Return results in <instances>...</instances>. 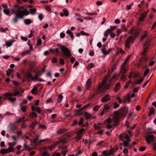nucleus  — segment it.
Masks as SVG:
<instances>
[{
  "mask_svg": "<svg viewBox=\"0 0 156 156\" xmlns=\"http://www.w3.org/2000/svg\"><path fill=\"white\" fill-rule=\"evenodd\" d=\"M111 85V80H108L107 77H106L104 79L101 83L98 85L96 93H104L105 90L110 89V87Z\"/></svg>",
  "mask_w": 156,
  "mask_h": 156,
  "instance_id": "nucleus-1",
  "label": "nucleus"
},
{
  "mask_svg": "<svg viewBox=\"0 0 156 156\" xmlns=\"http://www.w3.org/2000/svg\"><path fill=\"white\" fill-rule=\"evenodd\" d=\"M17 10L15 9H12L11 11L13 13H15L16 17L19 18L23 19L24 16L27 15L29 14V12L27 11V9H25L23 11L18 10V12H16Z\"/></svg>",
  "mask_w": 156,
  "mask_h": 156,
  "instance_id": "nucleus-2",
  "label": "nucleus"
},
{
  "mask_svg": "<svg viewBox=\"0 0 156 156\" xmlns=\"http://www.w3.org/2000/svg\"><path fill=\"white\" fill-rule=\"evenodd\" d=\"M61 50L63 55L69 58H70L71 56V54L69 50L67 47L64 46H61Z\"/></svg>",
  "mask_w": 156,
  "mask_h": 156,
  "instance_id": "nucleus-3",
  "label": "nucleus"
},
{
  "mask_svg": "<svg viewBox=\"0 0 156 156\" xmlns=\"http://www.w3.org/2000/svg\"><path fill=\"white\" fill-rule=\"evenodd\" d=\"M133 37L131 36H130L126 40L125 46L127 48L129 49L130 47L129 43H133Z\"/></svg>",
  "mask_w": 156,
  "mask_h": 156,
  "instance_id": "nucleus-4",
  "label": "nucleus"
},
{
  "mask_svg": "<svg viewBox=\"0 0 156 156\" xmlns=\"http://www.w3.org/2000/svg\"><path fill=\"white\" fill-rule=\"evenodd\" d=\"M121 117L125 116L128 112V108H122L118 111Z\"/></svg>",
  "mask_w": 156,
  "mask_h": 156,
  "instance_id": "nucleus-5",
  "label": "nucleus"
},
{
  "mask_svg": "<svg viewBox=\"0 0 156 156\" xmlns=\"http://www.w3.org/2000/svg\"><path fill=\"white\" fill-rule=\"evenodd\" d=\"M145 137L148 144H150L151 142L154 141L155 139V138L153 135H146L145 136Z\"/></svg>",
  "mask_w": 156,
  "mask_h": 156,
  "instance_id": "nucleus-6",
  "label": "nucleus"
},
{
  "mask_svg": "<svg viewBox=\"0 0 156 156\" xmlns=\"http://www.w3.org/2000/svg\"><path fill=\"white\" fill-rule=\"evenodd\" d=\"M114 116L112 119L113 122H117L119 121V118L121 116L119 113L118 111H115L114 112Z\"/></svg>",
  "mask_w": 156,
  "mask_h": 156,
  "instance_id": "nucleus-7",
  "label": "nucleus"
},
{
  "mask_svg": "<svg viewBox=\"0 0 156 156\" xmlns=\"http://www.w3.org/2000/svg\"><path fill=\"white\" fill-rule=\"evenodd\" d=\"M16 143L15 142L9 143V147L8 148L9 152H13L15 150V149L13 147L15 145Z\"/></svg>",
  "mask_w": 156,
  "mask_h": 156,
  "instance_id": "nucleus-8",
  "label": "nucleus"
},
{
  "mask_svg": "<svg viewBox=\"0 0 156 156\" xmlns=\"http://www.w3.org/2000/svg\"><path fill=\"white\" fill-rule=\"evenodd\" d=\"M110 99V96L109 94H107L103 97L101 100V101L105 103L109 101Z\"/></svg>",
  "mask_w": 156,
  "mask_h": 156,
  "instance_id": "nucleus-9",
  "label": "nucleus"
},
{
  "mask_svg": "<svg viewBox=\"0 0 156 156\" xmlns=\"http://www.w3.org/2000/svg\"><path fill=\"white\" fill-rule=\"evenodd\" d=\"M126 65L125 63H123L121 66L120 70L121 73H127V69L125 68Z\"/></svg>",
  "mask_w": 156,
  "mask_h": 156,
  "instance_id": "nucleus-10",
  "label": "nucleus"
},
{
  "mask_svg": "<svg viewBox=\"0 0 156 156\" xmlns=\"http://www.w3.org/2000/svg\"><path fill=\"white\" fill-rule=\"evenodd\" d=\"M83 116L85 119L86 120L90 119L92 117L91 114L87 112H84Z\"/></svg>",
  "mask_w": 156,
  "mask_h": 156,
  "instance_id": "nucleus-11",
  "label": "nucleus"
},
{
  "mask_svg": "<svg viewBox=\"0 0 156 156\" xmlns=\"http://www.w3.org/2000/svg\"><path fill=\"white\" fill-rule=\"evenodd\" d=\"M122 99L123 101V102H124L126 101H127L128 103H129L130 102L131 100L130 94L128 95L127 96H123Z\"/></svg>",
  "mask_w": 156,
  "mask_h": 156,
  "instance_id": "nucleus-12",
  "label": "nucleus"
},
{
  "mask_svg": "<svg viewBox=\"0 0 156 156\" xmlns=\"http://www.w3.org/2000/svg\"><path fill=\"white\" fill-rule=\"evenodd\" d=\"M111 105L110 103L105 104L104 106L103 110H105L106 112H108V110L111 108Z\"/></svg>",
  "mask_w": 156,
  "mask_h": 156,
  "instance_id": "nucleus-13",
  "label": "nucleus"
},
{
  "mask_svg": "<svg viewBox=\"0 0 156 156\" xmlns=\"http://www.w3.org/2000/svg\"><path fill=\"white\" fill-rule=\"evenodd\" d=\"M63 12H60V15L61 16H67L69 15V12L68 10L65 9H64L62 10Z\"/></svg>",
  "mask_w": 156,
  "mask_h": 156,
  "instance_id": "nucleus-14",
  "label": "nucleus"
},
{
  "mask_svg": "<svg viewBox=\"0 0 156 156\" xmlns=\"http://www.w3.org/2000/svg\"><path fill=\"white\" fill-rule=\"evenodd\" d=\"M39 136L38 135H37L35 137L34 140V144L36 145H38L40 144V142L39 140Z\"/></svg>",
  "mask_w": 156,
  "mask_h": 156,
  "instance_id": "nucleus-15",
  "label": "nucleus"
},
{
  "mask_svg": "<svg viewBox=\"0 0 156 156\" xmlns=\"http://www.w3.org/2000/svg\"><path fill=\"white\" fill-rule=\"evenodd\" d=\"M147 15V13L146 12H145L142 14H141L139 18L140 21L143 22L144 19L146 17Z\"/></svg>",
  "mask_w": 156,
  "mask_h": 156,
  "instance_id": "nucleus-16",
  "label": "nucleus"
},
{
  "mask_svg": "<svg viewBox=\"0 0 156 156\" xmlns=\"http://www.w3.org/2000/svg\"><path fill=\"white\" fill-rule=\"evenodd\" d=\"M91 79H89L87 81L86 83V87L87 89H89L91 86Z\"/></svg>",
  "mask_w": 156,
  "mask_h": 156,
  "instance_id": "nucleus-17",
  "label": "nucleus"
},
{
  "mask_svg": "<svg viewBox=\"0 0 156 156\" xmlns=\"http://www.w3.org/2000/svg\"><path fill=\"white\" fill-rule=\"evenodd\" d=\"M31 108L33 111H36L38 114H40L41 113V110L39 107L35 108L34 106H32Z\"/></svg>",
  "mask_w": 156,
  "mask_h": 156,
  "instance_id": "nucleus-18",
  "label": "nucleus"
},
{
  "mask_svg": "<svg viewBox=\"0 0 156 156\" xmlns=\"http://www.w3.org/2000/svg\"><path fill=\"white\" fill-rule=\"evenodd\" d=\"M112 33V31L110 29H107L104 33V36L106 37L108 36V34H110Z\"/></svg>",
  "mask_w": 156,
  "mask_h": 156,
  "instance_id": "nucleus-19",
  "label": "nucleus"
},
{
  "mask_svg": "<svg viewBox=\"0 0 156 156\" xmlns=\"http://www.w3.org/2000/svg\"><path fill=\"white\" fill-rule=\"evenodd\" d=\"M10 130L11 131H14L16 130V127L15 125L12 123H10L9 124Z\"/></svg>",
  "mask_w": 156,
  "mask_h": 156,
  "instance_id": "nucleus-20",
  "label": "nucleus"
},
{
  "mask_svg": "<svg viewBox=\"0 0 156 156\" xmlns=\"http://www.w3.org/2000/svg\"><path fill=\"white\" fill-rule=\"evenodd\" d=\"M9 153V151L8 149H2L0 151V153H1L2 155Z\"/></svg>",
  "mask_w": 156,
  "mask_h": 156,
  "instance_id": "nucleus-21",
  "label": "nucleus"
},
{
  "mask_svg": "<svg viewBox=\"0 0 156 156\" xmlns=\"http://www.w3.org/2000/svg\"><path fill=\"white\" fill-rule=\"evenodd\" d=\"M41 73L40 72H36V74L35 75L34 77L32 76V80L33 81H34V80H37V79L38 78V76L39 75V73Z\"/></svg>",
  "mask_w": 156,
  "mask_h": 156,
  "instance_id": "nucleus-22",
  "label": "nucleus"
},
{
  "mask_svg": "<svg viewBox=\"0 0 156 156\" xmlns=\"http://www.w3.org/2000/svg\"><path fill=\"white\" fill-rule=\"evenodd\" d=\"M66 129L65 128H62L60 129L57 132V133L58 134H61L66 131Z\"/></svg>",
  "mask_w": 156,
  "mask_h": 156,
  "instance_id": "nucleus-23",
  "label": "nucleus"
},
{
  "mask_svg": "<svg viewBox=\"0 0 156 156\" xmlns=\"http://www.w3.org/2000/svg\"><path fill=\"white\" fill-rule=\"evenodd\" d=\"M37 123V121H35L33 122L30 125V127L32 129H33L34 128L35 126L36 125Z\"/></svg>",
  "mask_w": 156,
  "mask_h": 156,
  "instance_id": "nucleus-24",
  "label": "nucleus"
},
{
  "mask_svg": "<svg viewBox=\"0 0 156 156\" xmlns=\"http://www.w3.org/2000/svg\"><path fill=\"white\" fill-rule=\"evenodd\" d=\"M133 34L134 35L135 37H137L139 34V31L137 29H133Z\"/></svg>",
  "mask_w": 156,
  "mask_h": 156,
  "instance_id": "nucleus-25",
  "label": "nucleus"
},
{
  "mask_svg": "<svg viewBox=\"0 0 156 156\" xmlns=\"http://www.w3.org/2000/svg\"><path fill=\"white\" fill-rule=\"evenodd\" d=\"M122 140L123 142V146L124 147H127L129 145V142H130V140H126L125 141H123V140Z\"/></svg>",
  "mask_w": 156,
  "mask_h": 156,
  "instance_id": "nucleus-26",
  "label": "nucleus"
},
{
  "mask_svg": "<svg viewBox=\"0 0 156 156\" xmlns=\"http://www.w3.org/2000/svg\"><path fill=\"white\" fill-rule=\"evenodd\" d=\"M37 90V87H34L31 90V93L34 94H36V92Z\"/></svg>",
  "mask_w": 156,
  "mask_h": 156,
  "instance_id": "nucleus-27",
  "label": "nucleus"
},
{
  "mask_svg": "<svg viewBox=\"0 0 156 156\" xmlns=\"http://www.w3.org/2000/svg\"><path fill=\"white\" fill-rule=\"evenodd\" d=\"M155 110V109L153 107L151 108L149 113V116H150L152 115V114L154 112Z\"/></svg>",
  "mask_w": 156,
  "mask_h": 156,
  "instance_id": "nucleus-28",
  "label": "nucleus"
},
{
  "mask_svg": "<svg viewBox=\"0 0 156 156\" xmlns=\"http://www.w3.org/2000/svg\"><path fill=\"white\" fill-rule=\"evenodd\" d=\"M31 51L30 50L26 51H24L22 52L20 54V55H21L22 56H24V55H26L27 54H29L30 53V52Z\"/></svg>",
  "mask_w": 156,
  "mask_h": 156,
  "instance_id": "nucleus-29",
  "label": "nucleus"
},
{
  "mask_svg": "<svg viewBox=\"0 0 156 156\" xmlns=\"http://www.w3.org/2000/svg\"><path fill=\"white\" fill-rule=\"evenodd\" d=\"M148 50V48L147 47H145L143 50V51L142 53V55H144L147 52Z\"/></svg>",
  "mask_w": 156,
  "mask_h": 156,
  "instance_id": "nucleus-30",
  "label": "nucleus"
},
{
  "mask_svg": "<svg viewBox=\"0 0 156 156\" xmlns=\"http://www.w3.org/2000/svg\"><path fill=\"white\" fill-rule=\"evenodd\" d=\"M125 51L122 50V48H119L118 49L116 52V55H118L119 53H121L122 54L124 53Z\"/></svg>",
  "mask_w": 156,
  "mask_h": 156,
  "instance_id": "nucleus-31",
  "label": "nucleus"
},
{
  "mask_svg": "<svg viewBox=\"0 0 156 156\" xmlns=\"http://www.w3.org/2000/svg\"><path fill=\"white\" fill-rule=\"evenodd\" d=\"M13 70L11 69H9L6 70V75L8 76H9L12 73Z\"/></svg>",
  "mask_w": 156,
  "mask_h": 156,
  "instance_id": "nucleus-32",
  "label": "nucleus"
},
{
  "mask_svg": "<svg viewBox=\"0 0 156 156\" xmlns=\"http://www.w3.org/2000/svg\"><path fill=\"white\" fill-rule=\"evenodd\" d=\"M24 146L25 149L28 150L29 151H30L32 150V149L30 147H29L26 143L24 144Z\"/></svg>",
  "mask_w": 156,
  "mask_h": 156,
  "instance_id": "nucleus-33",
  "label": "nucleus"
},
{
  "mask_svg": "<svg viewBox=\"0 0 156 156\" xmlns=\"http://www.w3.org/2000/svg\"><path fill=\"white\" fill-rule=\"evenodd\" d=\"M26 76L28 80H30L31 79L32 80V75L30 73L28 72L27 73H26Z\"/></svg>",
  "mask_w": 156,
  "mask_h": 156,
  "instance_id": "nucleus-34",
  "label": "nucleus"
},
{
  "mask_svg": "<svg viewBox=\"0 0 156 156\" xmlns=\"http://www.w3.org/2000/svg\"><path fill=\"white\" fill-rule=\"evenodd\" d=\"M120 84L119 83H117L115 85V90L116 92L119 89Z\"/></svg>",
  "mask_w": 156,
  "mask_h": 156,
  "instance_id": "nucleus-35",
  "label": "nucleus"
},
{
  "mask_svg": "<svg viewBox=\"0 0 156 156\" xmlns=\"http://www.w3.org/2000/svg\"><path fill=\"white\" fill-rule=\"evenodd\" d=\"M24 22L25 24L29 25L32 22L30 19H27L24 20Z\"/></svg>",
  "mask_w": 156,
  "mask_h": 156,
  "instance_id": "nucleus-36",
  "label": "nucleus"
},
{
  "mask_svg": "<svg viewBox=\"0 0 156 156\" xmlns=\"http://www.w3.org/2000/svg\"><path fill=\"white\" fill-rule=\"evenodd\" d=\"M84 119L83 118H81L78 123V125L80 126L82 125L83 124Z\"/></svg>",
  "mask_w": 156,
  "mask_h": 156,
  "instance_id": "nucleus-37",
  "label": "nucleus"
},
{
  "mask_svg": "<svg viewBox=\"0 0 156 156\" xmlns=\"http://www.w3.org/2000/svg\"><path fill=\"white\" fill-rule=\"evenodd\" d=\"M25 119V117L23 116L22 117L20 118L19 119L18 121H17V123H20L24 121Z\"/></svg>",
  "mask_w": 156,
  "mask_h": 156,
  "instance_id": "nucleus-38",
  "label": "nucleus"
},
{
  "mask_svg": "<svg viewBox=\"0 0 156 156\" xmlns=\"http://www.w3.org/2000/svg\"><path fill=\"white\" fill-rule=\"evenodd\" d=\"M30 12L31 14H34L37 11V9L35 8L30 9Z\"/></svg>",
  "mask_w": 156,
  "mask_h": 156,
  "instance_id": "nucleus-39",
  "label": "nucleus"
},
{
  "mask_svg": "<svg viewBox=\"0 0 156 156\" xmlns=\"http://www.w3.org/2000/svg\"><path fill=\"white\" fill-rule=\"evenodd\" d=\"M85 130V129L83 128H81L78 131H77V133L78 134H82L83 132Z\"/></svg>",
  "mask_w": 156,
  "mask_h": 156,
  "instance_id": "nucleus-40",
  "label": "nucleus"
},
{
  "mask_svg": "<svg viewBox=\"0 0 156 156\" xmlns=\"http://www.w3.org/2000/svg\"><path fill=\"white\" fill-rule=\"evenodd\" d=\"M63 98V96L61 94H59L58 98L57 101L58 102H60Z\"/></svg>",
  "mask_w": 156,
  "mask_h": 156,
  "instance_id": "nucleus-41",
  "label": "nucleus"
},
{
  "mask_svg": "<svg viewBox=\"0 0 156 156\" xmlns=\"http://www.w3.org/2000/svg\"><path fill=\"white\" fill-rule=\"evenodd\" d=\"M8 30V29L7 28H0V31L2 32H5L6 31Z\"/></svg>",
  "mask_w": 156,
  "mask_h": 156,
  "instance_id": "nucleus-42",
  "label": "nucleus"
},
{
  "mask_svg": "<svg viewBox=\"0 0 156 156\" xmlns=\"http://www.w3.org/2000/svg\"><path fill=\"white\" fill-rule=\"evenodd\" d=\"M94 66V65L92 63L90 64L88 66L86 67V68L87 69H90L92 68Z\"/></svg>",
  "mask_w": 156,
  "mask_h": 156,
  "instance_id": "nucleus-43",
  "label": "nucleus"
},
{
  "mask_svg": "<svg viewBox=\"0 0 156 156\" xmlns=\"http://www.w3.org/2000/svg\"><path fill=\"white\" fill-rule=\"evenodd\" d=\"M30 116L32 117L36 118L37 116V115L35 112H33L30 114Z\"/></svg>",
  "mask_w": 156,
  "mask_h": 156,
  "instance_id": "nucleus-44",
  "label": "nucleus"
},
{
  "mask_svg": "<svg viewBox=\"0 0 156 156\" xmlns=\"http://www.w3.org/2000/svg\"><path fill=\"white\" fill-rule=\"evenodd\" d=\"M131 82V80L127 82L126 83L125 85L124 86V87L126 88H127L129 86L130 83Z\"/></svg>",
  "mask_w": 156,
  "mask_h": 156,
  "instance_id": "nucleus-45",
  "label": "nucleus"
},
{
  "mask_svg": "<svg viewBox=\"0 0 156 156\" xmlns=\"http://www.w3.org/2000/svg\"><path fill=\"white\" fill-rule=\"evenodd\" d=\"M94 128L95 130H98L101 129V127L98 125H96L95 123L94 124Z\"/></svg>",
  "mask_w": 156,
  "mask_h": 156,
  "instance_id": "nucleus-46",
  "label": "nucleus"
},
{
  "mask_svg": "<svg viewBox=\"0 0 156 156\" xmlns=\"http://www.w3.org/2000/svg\"><path fill=\"white\" fill-rule=\"evenodd\" d=\"M149 72V70L148 69H146L143 74L144 77L146 76L148 73Z\"/></svg>",
  "mask_w": 156,
  "mask_h": 156,
  "instance_id": "nucleus-47",
  "label": "nucleus"
},
{
  "mask_svg": "<svg viewBox=\"0 0 156 156\" xmlns=\"http://www.w3.org/2000/svg\"><path fill=\"white\" fill-rule=\"evenodd\" d=\"M42 41L40 38H39L37 40V45H41V44Z\"/></svg>",
  "mask_w": 156,
  "mask_h": 156,
  "instance_id": "nucleus-48",
  "label": "nucleus"
},
{
  "mask_svg": "<svg viewBox=\"0 0 156 156\" xmlns=\"http://www.w3.org/2000/svg\"><path fill=\"white\" fill-rule=\"evenodd\" d=\"M124 138L126 140H130L129 138V136L127 134H126L124 136Z\"/></svg>",
  "mask_w": 156,
  "mask_h": 156,
  "instance_id": "nucleus-49",
  "label": "nucleus"
},
{
  "mask_svg": "<svg viewBox=\"0 0 156 156\" xmlns=\"http://www.w3.org/2000/svg\"><path fill=\"white\" fill-rule=\"evenodd\" d=\"M143 79H142L136 81L135 83L136 84H140L143 82Z\"/></svg>",
  "mask_w": 156,
  "mask_h": 156,
  "instance_id": "nucleus-50",
  "label": "nucleus"
},
{
  "mask_svg": "<svg viewBox=\"0 0 156 156\" xmlns=\"http://www.w3.org/2000/svg\"><path fill=\"white\" fill-rule=\"evenodd\" d=\"M100 108V106L98 105H96L93 108V110L94 111H95V112L97 111H98L99 108Z\"/></svg>",
  "mask_w": 156,
  "mask_h": 156,
  "instance_id": "nucleus-51",
  "label": "nucleus"
},
{
  "mask_svg": "<svg viewBox=\"0 0 156 156\" xmlns=\"http://www.w3.org/2000/svg\"><path fill=\"white\" fill-rule=\"evenodd\" d=\"M113 104L114 105L113 106V107L115 109L117 108L119 106V104H117L116 102L114 103Z\"/></svg>",
  "mask_w": 156,
  "mask_h": 156,
  "instance_id": "nucleus-52",
  "label": "nucleus"
},
{
  "mask_svg": "<svg viewBox=\"0 0 156 156\" xmlns=\"http://www.w3.org/2000/svg\"><path fill=\"white\" fill-rule=\"evenodd\" d=\"M54 147L55 145H52L51 146L48 147L47 150L50 151H51L52 150V149L54 148Z\"/></svg>",
  "mask_w": 156,
  "mask_h": 156,
  "instance_id": "nucleus-53",
  "label": "nucleus"
},
{
  "mask_svg": "<svg viewBox=\"0 0 156 156\" xmlns=\"http://www.w3.org/2000/svg\"><path fill=\"white\" fill-rule=\"evenodd\" d=\"M80 34L83 35H86L87 36H89L90 35L89 34L85 32L84 31H83L81 32Z\"/></svg>",
  "mask_w": 156,
  "mask_h": 156,
  "instance_id": "nucleus-54",
  "label": "nucleus"
},
{
  "mask_svg": "<svg viewBox=\"0 0 156 156\" xmlns=\"http://www.w3.org/2000/svg\"><path fill=\"white\" fill-rule=\"evenodd\" d=\"M8 99L12 102H14L16 100V98H13L12 97H10L8 98Z\"/></svg>",
  "mask_w": 156,
  "mask_h": 156,
  "instance_id": "nucleus-55",
  "label": "nucleus"
},
{
  "mask_svg": "<svg viewBox=\"0 0 156 156\" xmlns=\"http://www.w3.org/2000/svg\"><path fill=\"white\" fill-rule=\"evenodd\" d=\"M39 128H42L43 129H46V126L45 125H39Z\"/></svg>",
  "mask_w": 156,
  "mask_h": 156,
  "instance_id": "nucleus-56",
  "label": "nucleus"
},
{
  "mask_svg": "<svg viewBox=\"0 0 156 156\" xmlns=\"http://www.w3.org/2000/svg\"><path fill=\"white\" fill-rule=\"evenodd\" d=\"M12 42H13L12 41H9L8 42H6V45L8 47H10L12 45Z\"/></svg>",
  "mask_w": 156,
  "mask_h": 156,
  "instance_id": "nucleus-57",
  "label": "nucleus"
},
{
  "mask_svg": "<svg viewBox=\"0 0 156 156\" xmlns=\"http://www.w3.org/2000/svg\"><path fill=\"white\" fill-rule=\"evenodd\" d=\"M21 107V109L22 111L23 112H25L26 111V107L25 106H20Z\"/></svg>",
  "mask_w": 156,
  "mask_h": 156,
  "instance_id": "nucleus-58",
  "label": "nucleus"
},
{
  "mask_svg": "<svg viewBox=\"0 0 156 156\" xmlns=\"http://www.w3.org/2000/svg\"><path fill=\"white\" fill-rule=\"evenodd\" d=\"M102 52L103 53V54L105 55H107L108 54H106V53L108 52V51H106L105 50V48H102Z\"/></svg>",
  "mask_w": 156,
  "mask_h": 156,
  "instance_id": "nucleus-59",
  "label": "nucleus"
},
{
  "mask_svg": "<svg viewBox=\"0 0 156 156\" xmlns=\"http://www.w3.org/2000/svg\"><path fill=\"white\" fill-rule=\"evenodd\" d=\"M86 14L88 15L93 16L97 15V13L96 12H94L93 13L87 12Z\"/></svg>",
  "mask_w": 156,
  "mask_h": 156,
  "instance_id": "nucleus-60",
  "label": "nucleus"
},
{
  "mask_svg": "<svg viewBox=\"0 0 156 156\" xmlns=\"http://www.w3.org/2000/svg\"><path fill=\"white\" fill-rule=\"evenodd\" d=\"M147 59V58L146 57H145L144 58L142 57L141 58L140 60V63H139V65H140V63H141L142 61H143L144 60H146Z\"/></svg>",
  "mask_w": 156,
  "mask_h": 156,
  "instance_id": "nucleus-61",
  "label": "nucleus"
},
{
  "mask_svg": "<svg viewBox=\"0 0 156 156\" xmlns=\"http://www.w3.org/2000/svg\"><path fill=\"white\" fill-rule=\"evenodd\" d=\"M49 141V139L41 140H40V144H41V143L42 142H47Z\"/></svg>",
  "mask_w": 156,
  "mask_h": 156,
  "instance_id": "nucleus-62",
  "label": "nucleus"
},
{
  "mask_svg": "<svg viewBox=\"0 0 156 156\" xmlns=\"http://www.w3.org/2000/svg\"><path fill=\"white\" fill-rule=\"evenodd\" d=\"M133 5V3H132V4H130L129 5H127L126 7H127V10H129L130 9H131V6H132Z\"/></svg>",
  "mask_w": 156,
  "mask_h": 156,
  "instance_id": "nucleus-63",
  "label": "nucleus"
},
{
  "mask_svg": "<svg viewBox=\"0 0 156 156\" xmlns=\"http://www.w3.org/2000/svg\"><path fill=\"white\" fill-rule=\"evenodd\" d=\"M27 100H26L24 99L23 100V102L20 103V106H22L23 105L27 103Z\"/></svg>",
  "mask_w": 156,
  "mask_h": 156,
  "instance_id": "nucleus-64",
  "label": "nucleus"
}]
</instances>
